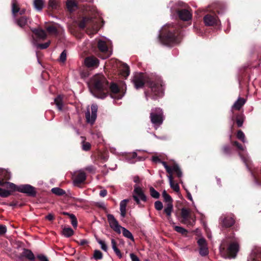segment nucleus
I'll return each mask as SVG.
<instances>
[{"label":"nucleus","instance_id":"f257e3e1","mask_svg":"<svg viewBox=\"0 0 261 261\" xmlns=\"http://www.w3.org/2000/svg\"><path fill=\"white\" fill-rule=\"evenodd\" d=\"M133 82L136 89L142 88L145 83L146 82L154 95L153 98L154 99L156 97L162 96L163 95V82L160 78H158L155 82L151 80L147 81L144 74L142 73H139L134 75Z\"/></svg>","mask_w":261,"mask_h":261},{"label":"nucleus","instance_id":"f03ea898","mask_svg":"<svg viewBox=\"0 0 261 261\" xmlns=\"http://www.w3.org/2000/svg\"><path fill=\"white\" fill-rule=\"evenodd\" d=\"M89 87L93 95L99 98H104L109 86L105 77L100 74L94 75L90 80Z\"/></svg>","mask_w":261,"mask_h":261},{"label":"nucleus","instance_id":"7ed1b4c3","mask_svg":"<svg viewBox=\"0 0 261 261\" xmlns=\"http://www.w3.org/2000/svg\"><path fill=\"white\" fill-rule=\"evenodd\" d=\"M107 219L110 227L117 233L120 234L122 231L123 235L132 241H134V237L132 233L125 228L121 226L115 219L114 216L112 214L107 215Z\"/></svg>","mask_w":261,"mask_h":261},{"label":"nucleus","instance_id":"20e7f679","mask_svg":"<svg viewBox=\"0 0 261 261\" xmlns=\"http://www.w3.org/2000/svg\"><path fill=\"white\" fill-rule=\"evenodd\" d=\"M150 119L154 127L157 129L163 123L164 120L162 110L159 108L151 109Z\"/></svg>","mask_w":261,"mask_h":261},{"label":"nucleus","instance_id":"39448f33","mask_svg":"<svg viewBox=\"0 0 261 261\" xmlns=\"http://www.w3.org/2000/svg\"><path fill=\"white\" fill-rule=\"evenodd\" d=\"M181 40V36L178 31L174 29L170 30L165 38H163V42L167 45H173L179 43Z\"/></svg>","mask_w":261,"mask_h":261},{"label":"nucleus","instance_id":"423d86ee","mask_svg":"<svg viewBox=\"0 0 261 261\" xmlns=\"http://www.w3.org/2000/svg\"><path fill=\"white\" fill-rule=\"evenodd\" d=\"M181 222L187 225L192 226L195 221V217L192 215L191 211L182 208L181 210Z\"/></svg>","mask_w":261,"mask_h":261},{"label":"nucleus","instance_id":"0eeeda50","mask_svg":"<svg viewBox=\"0 0 261 261\" xmlns=\"http://www.w3.org/2000/svg\"><path fill=\"white\" fill-rule=\"evenodd\" d=\"M133 197L137 204L140 207L142 206L140 200L145 202L147 200L146 196L144 194L142 188L137 185L134 186Z\"/></svg>","mask_w":261,"mask_h":261},{"label":"nucleus","instance_id":"6e6552de","mask_svg":"<svg viewBox=\"0 0 261 261\" xmlns=\"http://www.w3.org/2000/svg\"><path fill=\"white\" fill-rule=\"evenodd\" d=\"M91 108V114H90L89 109H88L87 112L85 113V117L87 122L91 124H93L95 121L97 117V112L98 108L97 105H92Z\"/></svg>","mask_w":261,"mask_h":261},{"label":"nucleus","instance_id":"1a4fd4ad","mask_svg":"<svg viewBox=\"0 0 261 261\" xmlns=\"http://www.w3.org/2000/svg\"><path fill=\"white\" fill-rule=\"evenodd\" d=\"M160 162L164 166L169 175H171L173 172H175L178 177H181L182 176V172L178 165L174 164L173 166L170 167L168 166L165 162L161 161Z\"/></svg>","mask_w":261,"mask_h":261},{"label":"nucleus","instance_id":"9d476101","mask_svg":"<svg viewBox=\"0 0 261 261\" xmlns=\"http://www.w3.org/2000/svg\"><path fill=\"white\" fill-rule=\"evenodd\" d=\"M110 95L112 98L119 99L123 97V94L120 92V90L116 84L112 83L110 86Z\"/></svg>","mask_w":261,"mask_h":261},{"label":"nucleus","instance_id":"9b49d317","mask_svg":"<svg viewBox=\"0 0 261 261\" xmlns=\"http://www.w3.org/2000/svg\"><path fill=\"white\" fill-rule=\"evenodd\" d=\"M17 191L31 196H34L36 194L34 188L30 185H21L18 187Z\"/></svg>","mask_w":261,"mask_h":261},{"label":"nucleus","instance_id":"f8f14e48","mask_svg":"<svg viewBox=\"0 0 261 261\" xmlns=\"http://www.w3.org/2000/svg\"><path fill=\"white\" fill-rule=\"evenodd\" d=\"M199 246V253L202 256H206L208 254V248L205 240L203 238L199 239L197 242Z\"/></svg>","mask_w":261,"mask_h":261},{"label":"nucleus","instance_id":"ddd939ff","mask_svg":"<svg viewBox=\"0 0 261 261\" xmlns=\"http://www.w3.org/2000/svg\"><path fill=\"white\" fill-rule=\"evenodd\" d=\"M85 65L89 67L96 68L98 67L99 65L98 60L94 57H89L85 59Z\"/></svg>","mask_w":261,"mask_h":261},{"label":"nucleus","instance_id":"4468645a","mask_svg":"<svg viewBox=\"0 0 261 261\" xmlns=\"http://www.w3.org/2000/svg\"><path fill=\"white\" fill-rule=\"evenodd\" d=\"M98 47L100 51L105 54V56L101 57L102 59L107 58L110 56L111 53L108 51V47L105 41L99 40L98 42Z\"/></svg>","mask_w":261,"mask_h":261},{"label":"nucleus","instance_id":"2eb2a0df","mask_svg":"<svg viewBox=\"0 0 261 261\" xmlns=\"http://www.w3.org/2000/svg\"><path fill=\"white\" fill-rule=\"evenodd\" d=\"M239 244L237 242L231 243L228 248V252L232 257H235L239 251Z\"/></svg>","mask_w":261,"mask_h":261},{"label":"nucleus","instance_id":"dca6fc26","mask_svg":"<svg viewBox=\"0 0 261 261\" xmlns=\"http://www.w3.org/2000/svg\"><path fill=\"white\" fill-rule=\"evenodd\" d=\"M180 19L184 21H188L192 18L191 13L187 10L183 9L177 12Z\"/></svg>","mask_w":261,"mask_h":261},{"label":"nucleus","instance_id":"f3484780","mask_svg":"<svg viewBox=\"0 0 261 261\" xmlns=\"http://www.w3.org/2000/svg\"><path fill=\"white\" fill-rule=\"evenodd\" d=\"M204 22L205 25L208 26L214 25L217 23V17L216 16L211 15L210 14L204 16Z\"/></svg>","mask_w":261,"mask_h":261},{"label":"nucleus","instance_id":"a211bd4d","mask_svg":"<svg viewBox=\"0 0 261 261\" xmlns=\"http://www.w3.org/2000/svg\"><path fill=\"white\" fill-rule=\"evenodd\" d=\"M220 220L222 226L224 227H229L234 223L233 218L231 217H222Z\"/></svg>","mask_w":261,"mask_h":261},{"label":"nucleus","instance_id":"6ab92c4d","mask_svg":"<svg viewBox=\"0 0 261 261\" xmlns=\"http://www.w3.org/2000/svg\"><path fill=\"white\" fill-rule=\"evenodd\" d=\"M0 186L6 188L7 189L10 191V194L12 192L17 191L18 187L15 184L10 182H4L3 180H0Z\"/></svg>","mask_w":261,"mask_h":261},{"label":"nucleus","instance_id":"aec40b11","mask_svg":"<svg viewBox=\"0 0 261 261\" xmlns=\"http://www.w3.org/2000/svg\"><path fill=\"white\" fill-rule=\"evenodd\" d=\"M25 257L30 260H35V256L33 253L29 249H23V251L20 255V258Z\"/></svg>","mask_w":261,"mask_h":261},{"label":"nucleus","instance_id":"412c9836","mask_svg":"<svg viewBox=\"0 0 261 261\" xmlns=\"http://www.w3.org/2000/svg\"><path fill=\"white\" fill-rule=\"evenodd\" d=\"M86 178V176L85 173L84 171L80 170L77 172L74 182L75 184L82 183L85 180Z\"/></svg>","mask_w":261,"mask_h":261},{"label":"nucleus","instance_id":"4be33fe9","mask_svg":"<svg viewBox=\"0 0 261 261\" xmlns=\"http://www.w3.org/2000/svg\"><path fill=\"white\" fill-rule=\"evenodd\" d=\"M28 22H30L29 18L25 16H22L16 19V23L20 27H23L28 24Z\"/></svg>","mask_w":261,"mask_h":261},{"label":"nucleus","instance_id":"5701e85b","mask_svg":"<svg viewBox=\"0 0 261 261\" xmlns=\"http://www.w3.org/2000/svg\"><path fill=\"white\" fill-rule=\"evenodd\" d=\"M128 202V199H124L120 203V215L122 218H124L126 216V207Z\"/></svg>","mask_w":261,"mask_h":261},{"label":"nucleus","instance_id":"b1692460","mask_svg":"<svg viewBox=\"0 0 261 261\" xmlns=\"http://www.w3.org/2000/svg\"><path fill=\"white\" fill-rule=\"evenodd\" d=\"M32 31L39 39L44 40L47 36L45 31L42 29H32Z\"/></svg>","mask_w":261,"mask_h":261},{"label":"nucleus","instance_id":"393cba45","mask_svg":"<svg viewBox=\"0 0 261 261\" xmlns=\"http://www.w3.org/2000/svg\"><path fill=\"white\" fill-rule=\"evenodd\" d=\"M168 179H169V184H170V186L171 188L174 191H175L176 192H178L179 191V187L178 184L175 183L173 181V178L172 174L168 175Z\"/></svg>","mask_w":261,"mask_h":261},{"label":"nucleus","instance_id":"a878e982","mask_svg":"<svg viewBox=\"0 0 261 261\" xmlns=\"http://www.w3.org/2000/svg\"><path fill=\"white\" fill-rule=\"evenodd\" d=\"M245 103V100L244 98H239L233 104L232 108L237 110H239Z\"/></svg>","mask_w":261,"mask_h":261},{"label":"nucleus","instance_id":"bb28decb","mask_svg":"<svg viewBox=\"0 0 261 261\" xmlns=\"http://www.w3.org/2000/svg\"><path fill=\"white\" fill-rule=\"evenodd\" d=\"M66 6L69 11H73L77 8V4L74 0H67Z\"/></svg>","mask_w":261,"mask_h":261},{"label":"nucleus","instance_id":"cd10ccee","mask_svg":"<svg viewBox=\"0 0 261 261\" xmlns=\"http://www.w3.org/2000/svg\"><path fill=\"white\" fill-rule=\"evenodd\" d=\"M111 244L112 247L116 254L119 257V258H121L122 256V254L119 249L117 247L116 242L113 239L111 240Z\"/></svg>","mask_w":261,"mask_h":261},{"label":"nucleus","instance_id":"c85d7f7f","mask_svg":"<svg viewBox=\"0 0 261 261\" xmlns=\"http://www.w3.org/2000/svg\"><path fill=\"white\" fill-rule=\"evenodd\" d=\"M74 233V231L70 227H64L63 228L62 234L65 237L68 238L72 236Z\"/></svg>","mask_w":261,"mask_h":261},{"label":"nucleus","instance_id":"c756f323","mask_svg":"<svg viewBox=\"0 0 261 261\" xmlns=\"http://www.w3.org/2000/svg\"><path fill=\"white\" fill-rule=\"evenodd\" d=\"M11 173L7 170L0 171V178L2 179H9L11 177Z\"/></svg>","mask_w":261,"mask_h":261},{"label":"nucleus","instance_id":"7c9ffc66","mask_svg":"<svg viewBox=\"0 0 261 261\" xmlns=\"http://www.w3.org/2000/svg\"><path fill=\"white\" fill-rule=\"evenodd\" d=\"M44 1L43 0H34V6L35 9L38 11H41L44 6Z\"/></svg>","mask_w":261,"mask_h":261},{"label":"nucleus","instance_id":"2f4dec72","mask_svg":"<svg viewBox=\"0 0 261 261\" xmlns=\"http://www.w3.org/2000/svg\"><path fill=\"white\" fill-rule=\"evenodd\" d=\"M173 210V205L172 202H169L167 204L164 209V212L168 217H170Z\"/></svg>","mask_w":261,"mask_h":261},{"label":"nucleus","instance_id":"473e14b6","mask_svg":"<svg viewBox=\"0 0 261 261\" xmlns=\"http://www.w3.org/2000/svg\"><path fill=\"white\" fill-rule=\"evenodd\" d=\"M19 8L17 5L16 0H13L12 2V11L14 17L16 16V13L19 12Z\"/></svg>","mask_w":261,"mask_h":261},{"label":"nucleus","instance_id":"72a5a7b5","mask_svg":"<svg viewBox=\"0 0 261 261\" xmlns=\"http://www.w3.org/2000/svg\"><path fill=\"white\" fill-rule=\"evenodd\" d=\"M91 19L87 17L84 18L79 23V27L81 29H84L87 27Z\"/></svg>","mask_w":261,"mask_h":261},{"label":"nucleus","instance_id":"f704fd0d","mask_svg":"<svg viewBox=\"0 0 261 261\" xmlns=\"http://www.w3.org/2000/svg\"><path fill=\"white\" fill-rule=\"evenodd\" d=\"M55 102L59 110H61L62 109L63 103L62 98L61 96H58L55 99Z\"/></svg>","mask_w":261,"mask_h":261},{"label":"nucleus","instance_id":"c9c22d12","mask_svg":"<svg viewBox=\"0 0 261 261\" xmlns=\"http://www.w3.org/2000/svg\"><path fill=\"white\" fill-rule=\"evenodd\" d=\"M121 74L124 77H127L129 74V67L126 64H125L123 66V69H122Z\"/></svg>","mask_w":261,"mask_h":261},{"label":"nucleus","instance_id":"e433bc0d","mask_svg":"<svg viewBox=\"0 0 261 261\" xmlns=\"http://www.w3.org/2000/svg\"><path fill=\"white\" fill-rule=\"evenodd\" d=\"M10 195V191L0 188V196L2 197H7Z\"/></svg>","mask_w":261,"mask_h":261},{"label":"nucleus","instance_id":"4c0bfd02","mask_svg":"<svg viewBox=\"0 0 261 261\" xmlns=\"http://www.w3.org/2000/svg\"><path fill=\"white\" fill-rule=\"evenodd\" d=\"M53 193L58 195H62L65 193V191L59 188H54L51 189Z\"/></svg>","mask_w":261,"mask_h":261},{"label":"nucleus","instance_id":"58836bf2","mask_svg":"<svg viewBox=\"0 0 261 261\" xmlns=\"http://www.w3.org/2000/svg\"><path fill=\"white\" fill-rule=\"evenodd\" d=\"M237 136V138L240 140H241L243 142H246L245 136L244 133L241 130H238Z\"/></svg>","mask_w":261,"mask_h":261},{"label":"nucleus","instance_id":"ea45409f","mask_svg":"<svg viewBox=\"0 0 261 261\" xmlns=\"http://www.w3.org/2000/svg\"><path fill=\"white\" fill-rule=\"evenodd\" d=\"M150 193L151 196L154 198H158L160 196L159 192L152 187L150 188Z\"/></svg>","mask_w":261,"mask_h":261},{"label":"nucleus","instance_id":"a19ab883","mask_svg":"<svg viewBox=\"0 0 261 261\" xmlns=\"http://www.w3.org/2000/svg\"><path fill=\"white\" fill-rule=\"evenodd\" d=\"M93 257L96 260L101 259L102 258V254L101 252L97 250H95L93 254Z\"/></svg>","mask_w":261,"mask_h":261},{"label":"nucleus","instance_id":"79ce46f5","mask_svg":"<svg viewBox=\"0 0 261 261\" xmlns=\"http://www.w3.org/2000/svg\"><path fill=\"white\" fill-rule=\"evenodd\" d=\"M174 228L175 231H176L177 232H178L182 234H186L187 232V231L186 229H185V228H184L183 227H180V226H174Z\"/></svg>","mask_w":261,"mask_h":261},{"label":"nucleus","instance_id":"37998d69","mask_svg":"<svg viewBox=\"0 0 261 261\" xmlns=\"http://www.w3.org/2000/svg\"><path fill=\"white\" fill-rule=\"evenodd\" d=\"M48 32L51 34L56 35L57 33V30L55 27L51 25L49 26L46 28Z\"/></svg>","mask_w":261,"mask_h":261},{"label":"nucleus","instance_id":"c03bdc74","mask_svg":"<svg viewBox=\"0 0 261 261\" xmlns=\"http://www.w3.org/2000/svg\"><path fill=\"white\" fill-rule=\"evenodd\" d=\"M162 195L165 201L167 202L168 203L171 202L172 199L171 196L168 195L165 191L163 192Z\"/></svg>","mask_w":261,"mask_h":261},{"label":"nucleus","instance_id":"a18cd8bd","mask_svg":"<svg viewBox=\"0 0 261 261\" xmlns=\"http://www.w3.org/2000/svg\"><path fill=\"white\" fill-rule=\"evenodd\" d=\"M48 5L52 9H56L58 6L57 0H49Z\"/></svg>","mask_w":261,"mask_h":261},{"label":"nucleus","instance_id":"49530a36","mask_svg":"<svg viewBox=\"0 0 261 261\" xmlns=\"http://www.w3.org/2000/svg\"><path fill=\"white\" fill-rule=\"evenodd\" d=\"M70 218L71 220V224L74 227H76L77 221L75 216L73 214L70 215Z\"/></svg>","mask_w":261,"mask_h":261},{"label":"nucleus","instance_id":"de8ad7c7","mask_svg":"<svg viewBox=\"0 0 261 261\" xmlns=\"http://www.w3.org/2000/svg\"><path fill=\"white\" fill-rule=\"evenodd\" d=\"M91 148V144L89 142L83 141L82 149L84 150L88 151Z\"/></svg>","mask_w":261,"mask_h":261},{"label":"nucleus","instance_id":"09e8293b","mask_svg":"<svg viewBox=\"0 0 261 261\" xmlns=\"http://www.w3.org/2000/svg\"><path fill=\"white\" fill-rule=\"evenodd\" d=\"M154 206L155 209L158 211L161 210L163 207L162 203L160 201H156L155 202Z\"/></svg>","mask_w":261,"mask_h":261},{"label":"nucleus","instance_id":"8fccbe9b","mask_svg":"<svg viewBox=\"0 0 261 261\" xmlns=\"http://www.w3.org/2000/svg\"><path fill=\"white\" fill-rule=\"evenodd\" d=\"M98 243L100 244L101 246V248L105 251H107L108 249L107 245L105 243V242L102 240H98Z\"/></svg>","mask_w":261,"mask_h":261},{"label":"nucleus","instance_id":"3c124183","mask_svg":"<svg viewBox=\"0 0 261 261\" xmlns=\"http://www.w3.org/2000/svg\"><path fill=\"white\" fill-rule=\"evenodd\" d=\"M50 44V41L46 42L43 44H39L37 45V47L40 48V49H45L47 48Z\"/></svg>","mask_w":261,"mask_h":261},{"label":"nucleus","instance_id":"603ef678","mask_svg":"<svg viewBox=\"0 0 261 261\" xmlns=\"http://www.w3.org/2000/svg\"><path fill=\"white\" fill-rule=\"evenodd\" d=\"M66 59V51L65 50H64L60 55V60L62 62H64V61H65Z\"/></svg>","mask_w":261,"mask_h":261},{"label":"nucleus","instance_id":"864d4df0","mask_svg":"<svg viewBox=\"0 0 261 261\" xmlns=\"http://www.w3.org/2000/svg\"><path fill=\"white\" fill-rule=\"evenodd\" d=\"M7 231V228L6 226L0 225V235L5 234Z\"/></svg>","mask_w":261,"mask_h":261},{"label":"nucleus","instance_id":"5fc2aeb1","mask_svg":"<svg viewBox=\"0 0 261 261\" xmlns=\"http://www.w3.org/2000/svg\"><path fill=\"white\" fill-rule=\"evenodd\" d=\"M233 144L235 145L240 150L244 151L245 149V147H244L241 144L237 141L234 142Z\"/></svg>","mask_w":261,"mask_h":261},{"label":"nucleus","instance_id":"6e6d98bb","mask_svg":"<svg viewBox=\"0 0 261 261\" xmlns=\"http://www.w3.org/2000/svg\"><path fill=\"white\" fill-rule=\"evenodd\" d=\"M37 258L40 259V261H48L47 258L44 255H38Z\"/></svg>","mask_w":261,"mask_h":261},{"label":"nucleus","instance_id":"4d7b16f0","mask_svg":"<svg viewBox=\"0 0 261 261\" xmlns=\"http://www.w3.org/2000/svg\"><path fill=\"white\" fill-rule=\"evenodd\" d=\"M237 124L239 127H241L243 123V119L242 118H237Z\"/></svg>","mask_w":261,"mask_h":261},{"label":"nucleus","instance_id":"13d9d810","mask_svg":"<svg viewBox=\"0 0 261 261\" xmlns=\"http://www.w3.org/2000/svg\"><path fill=\"white\" fill-rule=\"evenodd\" d=\"M130 257L132 261H140L139 258L133 253L130 254Z\"/></svg>","mask_w":261,"mask_h":261},{"label":"nucleus","instance_id":"bf43d9fd","mask_svg":"<svg viewBox=\"0 0 261 261\" xmlns=\"http://www.w3.org/2000/svg\"><path fill=\"white\" fill-rule=\"evenodd\" d=\"M85 170L88 171V172L90 173H94L95 172V169L94 167L92 166H88L85 168Z\"/></svg>","mask_w":261,"mask_h":261},{"label":"nucleus","instance_id":"052dcab7","mask_svg":"<svg viewBox=\"0 0 261 261\" xmlns=\"http://www.w3.org/2000/svg\"><path fill=\"white\" fill-rule=\"evenodd\" d=\"M99 195L101 197H104L107 195V191L106 190H102L100 191Z\"/></svg>","mask_w":261,"mask_h":261},{"label":"nucleus","instance_id":"680f3d73","mask_svg":"<svg viewBox=\"0 0 261 261\" xmlns=\"http://www.w3.org/2000/svg\"><path fill=\"white\" fill-rule=\"evenodd\" d=\"M223 151L224 153L225 154H228L230 152V149L228 146H224L223 148Z\"/></svg>","mask_w":261,"mask_h":261},{"label":"nucleus","instance_id":"e2e57ef3","mask_svg":"<svg viewBox=\"0 0 261 261\" xmlns=\"http://www.w3.org/2000/svg\"><path fill=\"white\" fill-rule=\"evenodd\" d=\"M46 219H47V220H48L49 221H52L54 219V216L53 214H49L48 215H47L46 216Z\"/></svg>","mask_w":261,"mask_h":261},{"label":"nucleus","instance_id":"0e129e2a","mask_svg":"<svg viewBox=\"0 0 261 261\" xmlns=\"http://www.w3.org/2000/svg\"><path fill=\"white\" fill-rule=\"evenodd\" d=\"M239 155L241 158L243 162L247 165L248 159L245 157H244L241 153H239Z\"/></svg>","mask_w":261,"mask_h":261},{"label":"nucleus","instance_id":"69168bd1","mask_svg":"<svg viewBox=\"0 0 261 261\" xmlns=\"http://www.w3.org/2000/svg\"><path fill=\"white\" fill-rule=\"evenodd\" d=\"M87 243V241L85 240H81L79 242V244L80 245H84L85 244H86Z\"/></svg>","mask_w":261,"mask_h":261},{"label":"nucleus","instance_id":"338daca9","mask_svg":"<svg viewBox=\"0 0 261 261\" xmlns=\"http://www.w3.org/2000/svg\"><path fill=\"white\" fill-rule=\"evenodd\" d=\"M152 160L154 162H161L160 159L157 156H153L152 158Z\"/></svg>","mask_w":261,"mask_h":261},{"label":"nucleus","instance_id":"774afa93","mask_svg":"<svg viewBox=\"0 0 261 261\" xmlns=\"http://www.w3.org/2000/svg\"><path fill=\"white\" fill-rule=\"evenodd\" d=\"M86 11H90L92 13L96 11V10H95V9L94 8H93V7L92 8H90V7H89L88 9H86Z\"/></svg>","mask_w":261,"mask_h":261}]
</instances>
